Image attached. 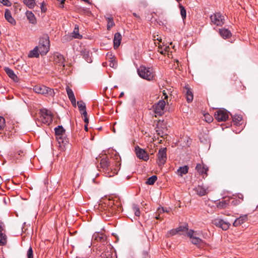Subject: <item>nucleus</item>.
<instances>
[{
    "instance_id": "obj_34",
    "label": "nucleus",
    "mask_w": 258,
    "mask_h": 258,
    "mask_svg": "<svg viewBox=\"0 0 258 258\" xmlns=\"http://www.w3.org/2000/svg\"><path fill=\"white\" fill-rule=\"evenodd\" d=\"M157 179V177L156 175H153L150 177L146 182V183L148 185H153Z\"/></svg>"
},
{
    "instance_id": "obj_18",
    "label": "nucleus",
    "mask_w": 258,
    "mask_h": 258,
    "mask_svg": "<svg viewBox=\"0 0 258 258\" xmlns=\"http://www.w3.org/2000/svg\"><path fill=\"white\" fill-rule=\"evenodd\" d=\"M122 39L121 35L120 33L117 32L115 33L113 39L114 48H117L120 44Z\"/></svg>"
},
{
    "instance_id": "obj_11",
    "label": "nucleus",
    "mask_w": 258,
    "mask_h": 258,
    "mask_svg": "<svg viewBox=\"0 0 258 258\" xmlns=\"http://www.w3.org/2000/svg\"><path fill=\"white\" fill-rule=\"evenodd\" d=\"M212 223L216 227L221 228L223 230H227L230 224L227 221L220 218H216L212 220Z\"/></svg>"
},
{
    "instance_id": "obj_33",
    "label": "nucleus",
    "mask_w": 258,
    "mask_h": 258,
    "mask_svg": "<svg viewBox=\"0 0 258 258\" xmlns=\"http://www.w3.org/2000/svg\"><path fill=\"white\" fill-rule=\"evenodd\" d=\"M7 236L3 233L0 232V245H5L7 243Z\"/></svg>"
},
{
    "instance_id": "obj_37",
    "label": "nucleus",
    "mask_w": 258,
    "mask_h": 258,
    "mask_svg": "<svg viewBox=\"0 0 258 258\" xmlns=\"http://www.w3.org/2000/svg\"><path fill=\"white\" fill-rule=\"evenodd\" d=\"M73 37L78 39H81L82 37V36L79 33V29L78 27L75 28L73 33Z\"/></svg>"
},
{
    "instance_id": "obj_21",
    "label": "nucleus",
    "mask_w": 258,
    "mask_h": 258,
    "mask_svg": "<svg viewBox=\"0 0 258 258\" xmlns=\"http://www.w3.org/2000/svg\"><path fill=\"white\" fill-rule=\"evenodd\" d=\"M5 71L6 73V74L8 75V76L12 79L14 82H17L18 81V78L17 76L15 75L14 71L9 68H5Z\"/></svg>"
},
{
    "instance_id": "obj_39",
    "label": "nucleus",
    "mask_w": 258,
    "mask_h": 258,
    "mask_svg": "<svg viewBox=\"0 0 258 258\" xmlns=\"http://www.w3.org/2000/svg\"><path fill=\"white\" fill-rule=\"evenodd\" d=\"M179 7L180 10V14L183 20L186 18V13L184 8L180 4L179 5Z\"/></svg>"
},
{
    "instance_id": "obj_36",
    "label": "nucleus",
    "mask_w": 258,
    "mask_h": 258,
    "mask_svg": "<svg viewBox=\"0 0 258 258\" xmlns=\"http://www.w3.org/2000/svg\"><path fill=\"white\" fill-rule=\"evenodd\" d=\"M242 116L241 115H235L233 117V121L236 125L240 124Z\"/></svg>"
},
{
    "instance_id": "obj_22",
    "label": "nucleus",
    "mask_w": 258,
    "mask_h": 258,
    "mask_svg": "<svg viewBox=\"0 0 258 258\" xmlns=\"http://www.w3.org/2000/svg\"><path fill=\"white\" fill-rule=\"evenodd\" d=\"M107 59L109 62V66L113 68H116L117 67V63L115 60L114 56L110 52H108L106 54Z\"/></svg>"
},
{
    "instance_id": "obj_59",
    "label": "nucleus",
    "mask_w": 258,
    "mask_h": 258,
    "mask_svg": "<svg viewBox=\"0 0 258 258\" xmlns=\"http://www.w3.org/2000/svg\"><path fill=\"white\" fill-rule=\"evenodd\" d=\"M41 11L42 12H45L46 11V9H44L42 6H41Z\"/></svg>"
},
{
    "instance_id": "obj_23",
    "label": "nucleus",
    "mask_w": 258,
    "mask_h": 258,
    "mask_svg": "<svg viewBox=\"0 0 258 258\" xmlns=\"http://www.w3.org/2000/svg\"><path fill=\"white\" fill-rule=\"evenodd\" d=\"M5 18L11 24H16V21L15 19L12 17L10 11L8 9H6L5 11Z\"/></svg>"
},
{
    "instance_id": "obj_27",
    "label": "nucleus",
    "mask_w": 258,
    "mask_h": 258,
    "mask_svg": "<svg viewBox=\"0 0 258 258\" xmlns=\"http://www.w3.org/2000/svg\"><path fill=\"white\" fill-rule=\"evenodd\" d=\"M39 50L37 46H36L33 50H31L29 54L28 57L30 58L38 57L39 56Z\"/></svg>"
},
{
    "instance_id": "obj_58",
    "label": "nucleus",
    "mask_w": 258,
    "mask_h": 258,
    "mask_svg": "<svg viewBox=\"0 0 258 258\" xmlns=\"http://www.w3.org/2000/svg\"><path fill=\"white\" fill-rule=\"evenodd\" d=\"M84 128H85V130L87 132L88 130V124H85V126H84Z\"/></svg>"
},
{
    "instance_id": "obj_50",
    "label": "nucleus",
    "mask_w": 258,
    "mask_h": 258,
    "mask_svg": "<svg viewBox=\"0 0 258 258\" xmlns=\"http://www.w3.org/2000/svg\"><path fill=\"white\" fill-rule=\"evenodd\" d=\"M156 132H157L158 135L159 136H161V137H163V136L164 135H166V133L164 134V132L160 130V128L159 126H157Z\"/></svg>"
},
{
    "instance_id": "obj_52",
    "label": "nucleus",
    "mask_w": 258,
    "mask_h": 258,
    "mask_svg": "<svg viewBox=\"0 0 258 258\" xmlns=\"http://www.w3.org/2000/svg\"><path fill=\"white\" fill-rule=\"evenodd\" d=\"M194 233H195V232L194 230H190L187 232V235H188V236L190 238H191L195 236H194Z\"/></svg>"
},
{
    "instance_id": "obj_32",
    "label": "nucleus",
    "mask_w": 258,
    "mask_h": 258,
    "mask_svg": "<svg viewBox=\"0 0 258 258\" xmlns=\"http://www.w3.org/2000/svg\"><path fill=\"white\" fill-rule=\"evenodd\" d=\"M23 2L29 9H33L35 6V0H23Z\"/></svg>"
},
{
    "instance_id": "obj_5",
    "label": "nucleus",
    "mask_w": 258,
    "mask_h": 258,
    "mask_svg": "<svg viewBox=\"0 0 258 258\" xmlns=\"http://www.w3.org/2000/svg\"><path fill=\"white\" fill-rule=\"evenodd\" d=\"M112 204V202H109V204L107 206H106V204H100L99 205L98 208L101 211H105V213L109 215H113L117 213L118 207L115 205H113Z\"/></svg>"
},
{
    "instance_id": "obj_49",
    "label": "nucleus",
    "mask_w": 258,
    "mask_h": 258,
    "mask_svg": "<svg viewBox=\"0 0 258 258\" xmlns=\"http://www.w3.org/2000/svg\"><path fill=\"white\" fill-rule=\"evenodd\" d=\"M157 212L158 213H168L169 212V210H167V208H164L163 207L159 208L157 210Z\"/></svg>"
},
{
    "instance_id": "obj_35",
    "label": "nucleus",
    "mask_w": 258,
    "mask_h": 258,
    "mask_svg": "<svg viewBox=\"0 0 258 258\" xmlns=\"http://www.w3.org/2000/svg\"><path fill=\"white\" fill-rule=\"evenodd\" d=\"M77 105L81 113L84 111H86L85 103H84L82 101H78Z\"/></svg>"
},
{
    "instance_id": "obj_46",
    "label": "nucleus",
    "mask_w": 258,
    "mask_h": 258,
    "mask_svg": "<svg viewBox=\"0 0 258 258\" xmlns=\"http://www.w3.org/2000/svg\"><path fill=\"white\" fill-rule=\"evenodd\" d=\"M205 120L208 122H211L213 120V117L209 114H205L204 115Z\"/></svg>"
},
{
    "instance_id": "obj_8",
    "label": "nucleus",
    "mask_w": 258,
    "mask_h": 258,
    "mask_svg": "<svg viewBox=\"0 0 258 258\" xmlns=\"http://www.w3.org/2000/svg\"><path fill=\"white\" fill-rule=\"evenodd\" d=\"M215 119L219 122L226 121L228 118V113L224 109H220L215 112Z\"/></svg>"
},
{
    "instance_id": "obj_12",
    "label": "nucleus",
    "mask_w": 258,
    "mask_h": 258,
    "mask_svg": "<svg viewBox=\"0 0 258 258\" xmlns=\"http://www.w3.org/2000/svg\"><path fill=\"white\" fill-rule=\"evenodd\" d=\"M54 62L58 67H60L63 70L65 67V59L61 54L55 52L53 55Z\"/></svg>"
},
{
    "instance_id": "obj_13",
    "label": "nucleus",
    "mask_w": 258,
    "mask_h": 258,
    "mask_svg": "<svg viewBox=\"0 0 258 258\" xmlns=\"http://www.w3.org/2000/svg\"><path fill=\"white\" fill-rule=\"evenodd\" d=\"M135 151L138 158L145 161L149 160V155L145 150L140 148L139 146H137L135 147Z\"/></svg>"
},
{
    "instance_id": "obj_1",
    "label": "nucleus",
    "mask_w": 258,
    "mask_h": 258,
    "mask_svg": "<svg viewBox=\"0 0 258 258\" xmlns=\"http://www.w3.org/2000/svg\"><path fill=\"white\" fill-rule=\"evenodd\" d=\"M99 170L104 172L105 175L107 177H112L117 173V170L113 168L111 165L109 159L105 158L101 160L100 166H98Z\"/></svg>"
},
{
    "instance_id": "obj_48",
    "label": "nucleus",
    "mask_w": 258,
    "mask_h": 258,
    "mask_svg": "<svg viewBox=\"0 0 258 258\" xmlns=\"http://www.w3.org/2000/svg\"><path fill=\"white\" fill-rule=\"evenodd\" d=\"M27 255L28 258H33V250L31 247H30L28 249Z\"/></svg>"
},
{
    "instance_id": "obj_25",
    "label": "nucleus",
    "mask_w": 258,
    "mask_h": 258,
    "mask_svg": "<svg viewBox=\"0 0 258 258\" xmlns=\"http://www.w3.org/2000/svg\"><path fill=\"white\" fill-rule=\"evenodd\" d=\"M230 203V199L223 200L217 204V207L220 209H225L228 207Z\"/></svg>"
},
{
    "instance_id": "obj_41",
    "label": "nucleus",
    "mask_w": 258,
    "mask_h": 258,
    "mask_svg": "<svg viewBox=\"0 0 258 258\" xmlns=\"http://www.w3.org/2000/svg\"><path fill=\"white\" fill-rule=\"evenodd\" d=\"M114 25L113 19L112 18H107V29L110 30Z\"/></svg>"
},
{
    "instance_id": "obj_63",
    "label": "nucleus",
    "mask_w": 258,
    "mask_h": 258,
    "mask_svg": "<svg viewBox=\"0 0 258 258\" xmlns=\"http://www.w3.org/2000/svg\"><path fill=\"white\" fill-rule=\"evenodd\" d=\"M164 95H165V99L167 98V95L165 93H164Z\"/></svg>"
},
{
    "instance_id": "obj_45",
    "label": "nucleus",
    "mask_w": 258,
    "mask_h": 258,
    "mask_svg": "<svg viewBox=\"0 0 258 258\" xmlns=\"http://www.w3.org/2000/svg\"><path fill=\"white\" fill-rule=\"evenodd\" d=\"M230 203L234 206H236L241 203V201L238 199H231L230 200Z\"/></svg>"
},
{
    "instance_id": "obj_47",
    "label": "nucleus",
    "mask_w": 258,
    "mask_h": 258,
    "mask_svg": "<svg viewBox=\"0 0 258 258\" xmlns=\"http://www.w3.org/2000/svg\"><path fill=\"white\" fill-rule=\"evenodd\" d=\"M82 115L84 117V122L85 123V124H88L89 123V118L87 117V113L86 111H84V112H82Z\"/></svg>"
},
{
    "instance_id": "obj_16",
    "label": "nucleus",
    "mask_w": 258,
    "mask_h": 258,
    "mask_svg": "<svg viewBox=\"0 0 258 258\" xmlns=\"http://www.w3.org/2000/svg\"><path fill=\"white\" fill-rule=\"evenodd\" d=\"M183 92L186 96V101L188 103H190L192 101L194 96L191 89L189 87L188 85H185Z\"/></svg>"
},
{
    "instance_id": "obj_29",
    "label": "nucleus",
    "mask_w": 258,
    "mask_h": 258,
    "mask_svg": "<svg viewBox=\"0 0 258 258\" xmlns=\"http://www.w3.org/2000/svg\"><path fill=\"white\" fill-rule=\"evenodd\" d=\"M93 237L97 241L103 242L106 239L105 236L102 234L100 233H97L93 235Z\"/></svg>"
},
{
    "instance_id": "obj_14",
    "label": "nucleus",
    "mask_w": 258,
    "mask_h": 258,
    "mask_svg": "<svg viewBox=\"0 0 258 258\" xmlns=\"http://www.w3.org/2000/svg\"><path fill=\"white\" fill-rule=\"evenodd\" d=\"M212 189H210L209 186H205L198 185L194 188V190L199 196L202 197L207 194Z\"/></svg>"
},
{
    "instance_id": "obj_62",
    "label": "nucleus",
    "mask_w": 258,
    "mask_h": 258,
    "mask_svg": "<svg viewBox=\"0 0 258 258\" xmlns=\"http://www.w3.org/2000/svg\"><path fill=\"white\" fill-rule=\"evenodd\" d=\"M156 218L157 219H159L160 218L159 216H156Z\"/></svg>"
},
{
    "instance_id": "obj_57",
    "label": "nucleus",
    "mask_w": 258,
    "mask_h": 258,
    "mask_svg": "<svg viewBox=\"0 0 258 258\" xmlns=\"http://www.w3.org/2000/svg\"><path fill=\"white\" fill-rule=\"evenodd\" d=\"M143 255L145 256V258H146V257L148 256V254L147 251H144L143 252Z\"/></svg>"
},
{
    "instance_id": "obj_26",
    "label": "nucleus",
    "mask_w": 258,
    "mask_h": 258,
    "mask_svg": "<svg viewBox=\"0 0 258 258\" xmlns=\"http://www.w3.org/2000/svg\"><path fill=\"white\" fill-rule=\"evenodd\" d=\"M188 171V167L187 165L180 167L177 170V174L180 176L186 174Z\"/></svg>"
},
{
    "instance_id": "obj_4",
    "label": "nucleus",
    "mask_w": 258,
    "mask_h": 258,
    "mask_svg": "<svg viewBox=\"0 0 258 258\" xmlns=\"http://www.w3.org/2000/svg\"><path fill=\"white\" fill-rule=\"evenodd\" d=\"M40 119L43 123L49 125L52 121V115L50 110L42 108L40 110Z\"/></svg>"
},
{
    "instance_id": "obj_53",
    "label": "nucleus",
    "mask_w": 258,
    "mask_h": 258,
    "mask_svg": "<svg viewBox=\"0 0 258 258\" xmlns=\"http://www.w3.org/2000/svg\"><path fill=\"white\" fill-rule=\"evenodd\" d=\"M169 49V46H166L165 47V49L164 50H159L158 51L162 54H164L166 52L168 51V49Z\"/></svg>"
},
{
    "instance_id": "obj_31",
    "label": "nucleus",
    "mask_w": 258,
    "mask_h": 258,
    "mask_svg": "<svg viewBox=\"0 0 258 258\" xmlns=\"http://www.w3.org/2000/svg\"><path fill=\"white\" fill-rule=\"evenodd\" d=\"M56 139L58 141V143L60 144H66L68 143V139L66 138L65 135H62V136H55Z\"/></svg>"
},
{
    "instance_id": "obj_38",
    "label": "nucleus",
    "mask_w": 258,
    "mask_h": 258,
    "mask_svg": "<svg viewBox=\"0 0 258 258\" xmlns=\"http://www.w3.org/2000/svg\"><path fill=\"white\" fill-rule=\"evenodd\" d=\"M132 209H133V211L134 212L135 216H136L137 217H139L140 216L141 213H140V209H139V207L137 206L136 205L134 204L133 205Z\"/></svg>"
},
{
    "instance_id": "obj_3",
    "label": "nucleus",
    "mask_w": 258,
    "mask_h": 258,
    "mask_svg": "<svg viewBox=\"0 0 258 258\" xmlns=\"http://www.w3.org/2000/svg\"><path fill=\"white\" fill-rule=\"evenodd\" d=\"M39 53L41 55H45L49 50L50 42L48 35L45 34L42 36L39 41Z\"/></svg>"
},
{
    "instance_id": "obj_64",
    "label": "nucleus",
    "mask_w": 258,
    "mask_h": 258,
    "mask_svg": "<svg viewBox=\"0 0 258 258\" xmlns=\"http://www.w3.org/2000/svg\"><path fill=\"white\" fill-rule=\"evenodd\" d=\"M157 39L158 40H159V41H160V42H161V40H162V39H161V38H158Z\"/></svg>"
},
{
    "instance_id": "obj_54",
    "label": "nucleus",
    "mask_w": 258,
    "mask_h": 258,
    "mask_svg": "<svg viewBox=\"0 0 258 258\" xmlns=\"http://www.w3.org/2000/svg\"><path fill=\"white\" fill-rule=\"evenodd\" d=\"M237 198L238 200H240L241 201V202L243 201V196L242 194H239L237 196Z\"/></svg>"
},
{
    "instance_id": "obj_19",
    "label": "nucleus",
    "mask_w": 258,
    "mask_h": 258,
    "mask_svg": "<svg viewBox=\"0 0 258 258\" xmlns=\"http://www.w3.org/2000/svg\"><path fill=\"white\" fill-rule=\"evenodd\" d=\"M247 220V215H244L237 218L233 223L234 227H237Z\"/></svg>"
},
{
    "instance_id": "obj_24",
    "label": "nucleus",
    "mask_w": 258,
    "mask_h": 258,
    "mask_svg": "<svg viewBox=\"0 0 258 258\" xmlns=\"http://www.w3.org/2000/svg\"><path fill=\"white\" fill-rule=\"evenodd\" d=\"M219 34L224 39L229 38L231 36V33L227 29H220Z\"/></svg>"
},
{
    "instance_id": "obj_55",
    "label": "nucleus",
    "mask_w": 258,
    "mask_h": 258,
    "mask_svg": "<svg viewBox=\"0 0 258 258\" xmlns=\"http://www.w3.org/2000/svg\"><path fill=\"white\" fill-rule=\"evenodd\" d=\"M4 224L3 223L0 221V232H2L3 230H4Z\"/></svg>"
},
{
    "instance_id": "obj_56",
    "label": "nucleus",
    "mask_w": 258,
    "mask_h": 258,
    "mask_svg": "<svg viewBox=\"0 0 258 258\" xmlns=\"http://www.w3.org/2000/svg\"><path fill=\"white\" fill-rule=\"evenodd\" d=\"M57 1H59L60 2V5H59V7L63 8V4L64 3L65 0H57Z\"/></svg>"
},
{
    "instance_id": "obj_40",
    "label": "nucleus",
    "mask_w": 258,
    "mask_h": 258,
    "mask_svg": "<svg viewBox=\"0 0 258 258\" xmlns=\"http://www.w3.org/2000/svg\"><path fill=\"white\" fill-rule=\"evenodd\" d=\"M191 242L195 245H197L198 244L201 243L202 242V240L199 237L196 236H194L192 238H190Z\"/></svg>"
},
{
    "instance_id": "obj_61",
    "label": "nucleus",
    "mask_w": 258,
    "mask_h": 258,
    "mask_svg": "<svg viewBox=\"0 0 258 258\" xmlns=\"http://www.w3.org/2000/svg\"><path fill=\"white\" fill-rule=\"evenodd\" d=\"M123 95H124V93L123 92H121L120 94L119 97H120L122 96Z\"/></svg>"
},
{
    "instance_id": "obj_20",
    "label": "nucleus",
    "mask_w": 258,
    "mask_h": 258,
    "mask_svg": "<svg viewBox=\"0 0 258 258\" xmlns=\"http://www.w3.org/2000/svg\"><path fill=\"white\" fill-rule=\"evenodd\" d=\"M81 54L83 56V57L88 62H91L92 60L91 56L90 55V52L89 50L83 48L81 51Z\"/></svg>"
},
{
    "instance_id": "obj_10",
    "label": "nucleus",
    "mask_w": 258,
    "mask_h": 258,
    "mask_svg": "<svg viewBox=\"0 0 258 258\" xmlns=\"http://www.w3.org/2000/svg\"><path fill=\"white\" fill-rule=\"evenodd\" d=\"M165 104L164 100H160L157 103L155 104L153 106L155 113L159 116L162 115L164 113Z\"/></svg>"
},
{
    "instance_id": "obj_43",
    "label": "nucleus",
    "mask_w": 258,
    "mask_h": 258,
    "mask_svg": "<svg viewBox=\"0 0 258 258\" xmlns=\"http://www.w3.org/2000/svg\"><path fill=\"white\" fill-rule=\"evenodd\" d=\"M176 230L178 233L180 234V232H185L188 230L186 226H179V227L176 228Z\"/></svg>"
},
{
    "instance_id": "obj_7",
    "label": "nucleus",
    "mask_w": 258,
    "mask_h": 258,
    "mask_svg": "<svg viewBox=\"0 0 258 258\" xmlns=\"http://www.w3.org/2000/svg\"><path fill=\"white\" fill-rule=\"evenodd\" d=\"M166 148H160L157 154V163L159 166L162 167L167 160Z\"/></svg>"
},
{
    "instance_id": "obj_28",
    "label": "nucleus",
    "mask_w": 258,
    "mask_h": 258,
    "mask_svg": "<svg viewBox=\"0 0 258 258\" xmlns=\"http://www.w3.org/2000/svg\"><path fill=\"white\" fill-rule=\"evenodd\" d=\"M26 15L27 19L29 20L30 23L35 24L36 23V20L34 15L32 12L27 11Z\"/></svg>"
},
{
    "instance_id": "obj_51",
    "label": "nucleus",
    "mask_w": 258,
    "mask_h": 258,
    "mask_svg": "<svg viewBox=\"0 0 258 258\" xmlns=\"http://www.w3.org/2000/svg\"><path fill=\"white\" fill-rule=\"evenodd\" d=\"M0 3L6 6H10L11 2L9 0H0Z\"/></svg>"
},
{
    "instance_id": "obj_17",
    "label": "nucleus",
    "mask_w": 258,
    "mask_h": 258,
    "mask_svg": "<svg viewBox=\"0 0 258 258\" xmlns=\"http://www.w3.org/2000/svg\"><path fill=\"white\" fill-rule=\"evenodd\" d=\"M66 91H67V93L69 99L71 101L72 105L73 106H76V98H75V95H74V93L73 90L69 87L67 86L66 87Z\"/></svg>"
},
{
    "instance_id": "obj_30",
    "label": "nucleus",
    "mask_w": 258,
    "mask_h": 258,
    "mask_svg": "<svg viewBox=\"0 0 258 258\" xmlns=\"http://www.w3.org/2000/svg\"><path fill=\"white\" fill-rule=\"evenodd\" d=\"M55 136H62L65 135V130L61 125H58L54 128Z\"/></svg>"
},
{
    "instance_id": "obj_2",
    "label": "nucleus",
    "mask_w": 258,
    "mask_h": 258,
    "mask_svg": "<svg viewBox=\"0 0 258 258\" xmlns=\"http://www.w3.org/2000/svg\"><path fill=\"white\" fill-rule=\"evenodd\" d=\"M138 73L141 78L146 79L148 81L153 80L155 76V74L153 68H147L144 66H141L140 67V68L138 69Z\"/></svg>"
},
{
    "instance_id": "obj_60",
    "label": "nucleus",
    "mask_w": 258,
    "mask_h": 258,
    "mask_svg": "<svg viewBox=\"0 0 258 258\" xmlns=\"http://www.w3.org/2000/svg\"><path fill=\"white\" fill-rule=\"evenodd\" d=\"M133 15L137 18H139V16L135 13H133Z\"/></svg>"
},
{
    "instance_id": "obj_44",
    "label": "nucleus",
    "mask_w": 258,
    "mask_h": 258,
    "mask_svg": "<svg viewBox=\"0 0 258 258\" xmlns=\"http://www.w3.org/2000/svg\"><path fill=\"white\" fill-rule=\"evenodd\" d=\"M5 119L4 117L0 116V130H3L5 126Z\"/></svg>"
},
{
    "instance_id": "obj_6",
    "label": "nucleus",
    "mask_w": 258,
    "mask_h": 258,
    "mask_svg": "<svg viewBox=\"0 0 258 258\" xmlns=\"http://www.w3.org/2000/svg\"><path fill=\"white\" fill-rule=\"evenodd\" d=\"M34 91L38 94L47 95L53 96L54 92L53 89L44 85H36L33 88Z\"/></svg>"
},
{
    "instance_id": "obj_9",
    "label": "nucleus",
    "mask_w": 258,
    "mask_h": 258,
    "mask_svg": "<svg viewBox=\"0 0 258 258\" xmlns=\"http://www.w3.org/2000/svg\"><path fill=\"white\" fill-rule=\"evenodd\" d=\"M211 22L216 26H221L224 23V17L220 13L212 15L210 17Z\"/></svg>"
},
{
    "instance_id": "obj_15",
    "label": "nucleus",
    "mask_w": 258,
    "mask_h": 258,
    "mask_svg": "<svg viewBox=\"0 0 258 258\" xmlns=\"http://www.w3.org/2000/svg\"><path fill=\"white\" fill-rule=\"evenodd\" d=\"M196 169L199 172V173L203 176V178H205L207 176L208 171V167L204 164H197L196 167Z\"/></svg>"
},
{
    "instance_id": "obj_42",
    "label": "nucleus",
    "mask_w": 258,
    "mask_h": 258,
    "mask_svg": "<svg viewBox=\"0 0 258 258\" xmlns=\"http://www.w3.org/2000/svg\"><path fill=\"white\" fill-rule=\"evenodd\" d=\"M178 232L176 230V228L175 229H173L170 231H169L167 233V237H169V236H173L176 234H178Z\"/></svg>"
}]
</instances>
